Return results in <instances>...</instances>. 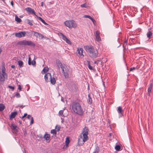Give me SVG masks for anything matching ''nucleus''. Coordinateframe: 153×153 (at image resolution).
I'll use <instances>...</instances> for the list:
<instances>
[{"label": "nucleus", "instance_id": "1", "mask_svg": "<svg viewBox=\"0 0 153 153\" xmlns=\"http://www.w3.org/2000/svg\"><path fill=\"white\" fill-rule=\"evenodd\" d=\"M88 128L86 127H85L82 129L78 139V143L79 146H82L88 139Z\"/></svg>", "mask_w": 153, "mask_h": 153}, {"label": "nucleus", "instance_id": "2", "mask_svg": "<svg viewBox=\"0 0 153 153\" xmlns=\"http://www.w3.org/2000/svg\"><path fill=\"white\" fill-rule=\"evenodd\" d=\"M85 50L88 53L89 56L92 58H96L98 56L99 53L96 48L91 45L84 46Z\"/></svg>", "mask_w": 153, "mask_h": 153}, {"label": "nucleus", "instance_id": "3", "mask_svg": "<svg viewBox=\"0 0 153 153\" xmlns=\"http://www.w3.org/2000/svg\"><path fill=\"white\" fill-rule=\"evenodd\" d=\"M71 107L72 110L74 113L79 115H82L83 114V110L79 103L76 102H73Z\"/></svg>", "mask_w": 153, "mask_h": 153}, {"label": "nucleus", "instance_id": "4", "mask_svg": "<svg viewBox=\"0 0 153 153\" xmlns=\"http://www.w3.org/2000/svg\"><path fill=\"white\" fill-rule=\"evenodd\" d=\"M6 69L4 65L1 66V71H0V82H4L7 78V75L5 72Z\"/></svg>", "mask_w": 153, "mask_h": 153}, {"label": "nucleus", "instance_id": "5", "mask_svg": "<svg viewBox=\"0 0 153 153\" xmlns=\"http://www.w3.org/2000/svg\"><path fill=\"white\" fill-rule=\"evenodd\" d=\"M56 63L57 66L59 68H61L62 69V73L63 74L65 78H67L68 77V70H65V71L64 68L65 67L62 65V62L59 59H57L56 60Z\"/></svg>", "mask_w": 153, "mask_h": 153}, {"label": "nucleus", "instance_id": "6", "mask_svg": "<svg viewBox=\"0 0 153 153\" xmlns=\"http://www.w3.org/2000/svg\"><path fill=\"white\" fill-rule=\"evenodd\" d=\"M65 25L69 28H76L77 27V24L75 21L73 20H67L64 22Z\"/></svg>", "mask_w": 153, "mask_h": 153}, {"label": "nucleus", "instance_id": "7", "mask_svg": "<svg viewBox=\"0 0 153 153\" xmlns=\"http://www.w3.org/2000/svg\"><path fill=\"white\" fill-rule=\"evenodd\" d=\"M17 44L18 45L31 46L33 47H34L35 46V44L33 42L26 40L20 41L18 42Z\"/></svg>", "mask_w": 153, "mask_h": 153}, {"label": "nucleus", "instance_id": "8", "mask_svg": "<svg viewBox=\"0 0 153 153\" xmlns=\"http://www.w3.org/2000/svg\"><path fill=\"white\" fill-rule=\"evenodd\" d=\"M59 36L61 37L63 40L66 42L67 43L70 45L72 44V43L70 40L69 39H68L66 36L62 33H60Z\"/></svg>", "mask_w": 153, "mask_h": 153}, {"label": "nucleus", "instance_id": "9", "mask_svg": "<svg viewBox=\"0 0 153 153\" xmlns=\"http://www.w3.org/2000/svg\"><path fill=\"white\" fill-rule=\"evenodd\" d=\"M26 34L25 31H21L15 33V36L18 38H21L24 37Z\"/></svg>", "mask_w": 153, "mask_h": 153}, {"label": "nucleus", "instance_id": "10", "mask_svg": "<svg viewBox=\"0 0 153 153\" xmlns=\"http://www.w3.org/2000/svg\"><path fill=\"white\" fill-rule=\"evenodd\" d=\"M83 49L82 48H78L76 51V53L78 54V56L79 57L83 58L84 57V56L83 54Z\"/></svg>", "mask_w": 153, "mask_h": 153}, {"label": "nucleus", "instance_id": "11", "mask_svg": "<svg viewBox=\"0 0 153 153\" xmlns=\"http://www.w3.org/2000/svg\"><path fill=\"white\" fill-rule=\"evenodd\" d=\"M100 32L98 30H97L96 31L95 33H94V36L95 37V40L97 42L100 41H101V39L100 36Z\"/></svg>", "mask_w": 153, "mask_h": 153}, {"label": "nucleus", "instance_id": "12", "mask_svg": "<svg viewBox=\"0 0 153 153\" xmlns=\"http://www.w3.org/2000/svg\"><path fill=\"white\" fill-rule=\"evenodd\" d=\"M51 74L49 73H48L45 74L44 79L46 82H49V79L51 77Z\"/></svg>", "mask_w": 153, "mask_h": 153}, {"label": "nucleus", "instance_id": "13", "mask_svg": "<svg viewBox=\"0 0 153 153\" xmlns=\"http://www.w3.org/2000/svg\"><path fill=\"white\" fill-rule=\"evenodd\" d=\"M71 89L72 92H76L78 91V87L77 85L75 84H73L71 85Z\"/></svg>", "mask_w": 153, "mask_h": 153}, {"label": "nucleus", "instance_id": "14", "mask_svg": "<svg viewBox=\"0 0 153 153\" xmlns=\"http://www.w3.org/2000/svg\"><path fill=\"white\" fill-rule=\"evenodd\" d=\"M26 10L29 13H30L33 14L34 15L35 14V12L34 10L33 9L30 7H28L26 8Z\"/></svg>", "mask_w": 153, "mask_h": 153}, {"label": "nucleus", "instance_id": "15", "mask_svg": "<svg viewBox=\"0 0 153 153\" xmlns=\"http://www.w3.org/2000/svg\"><path fill=\"white\" fill-rule=\"evenodd\" d=\"M152 82L149 84V86L148 88V95L149 96H150V94L152 92Z\"/></svg>", "mask_w": 153, "mask_h": 153}, {"label": "nucleus", "instance_id": "16", "mask_svg": "<svg viewBox=\"0 0 153 153\" xmlns=\"http://www.w3.org/2000/svg\"><path fill=\"white\" fill-rule=\"evenodd\" d=\"M17 114V111H15L11 113L10 117V119L12 120L14 118Z\"/></svg>", "mask_w": 153, "mask_h": 153}, {"label": "nucleus", "instance_id": "17", "mask_svg": "<svg viewBox=\"0 0 153 153\" xmlns=\"http://www.w3.org/2000/svg\"><path fill=\"white\" fill-rule=\"evenodd\" d=\"M49 82H50L51 84L53 85L55 84L56 83L55 78L53 77H52L51 76L49 79Z\"/></svg>", "mask_w": 153, "mask_h": 153}, {"label": "nucleus", "instance_id": "18", "mask_svg": "<svg viewBox=\"0 0 153 153\" xmlns=\"http://www.w3.org/2000/svg\"><path fill=\"white\" fill-rule=\"evenodd\" d=\"M117 111L119 114H122V113L123 112V110L121 106L118 107Z\"/></svg>", "mask_w": 153, "mask_h": 153}, {"label": "nucleus", "instance_id": "19", "mask_svg": "<svg viewBox=\"0 0 153 153\" xmlns=\"http://www.w3.org/2000/svg\"><path fill=\"white\" fill-rule=\"evenodd\" d=\"M31 58L30 57H29V58L28 61V64L29 65H30L31 64L32 65H35L36 64V62L35 61L33 60L31 62Z\"/></svg>", "mask_w": 153, "mask_h": 153}, {"label": "nucleus", "instance_id": "20", "mask_svg": "<svg viewBox=\"0 0 153 153\" xmlns=\"http://www.w3.org/2000/svg\"><path fill=\"white\" fill-rule=\"evenodd\" d=\"M11 128L12 130H15V131L16 132L18 131V130L17 129V126L16 125H14L13 124H11Z\"/></svg>", "mask_w": 153, "mask_h": 153}, {"label": "nucleus", "instance_id": "21", "mask_svg": "<svg viewBox=\"0 0 153 153\" xmlns=\"http://www.w3.org/2000/svg\"><path fill=\"white\" fill-rule=\"evenodd\" d=\"M84 17L85 18H88L90 19L93 22V23H94L95 22V20L91 17L90 16L87 15H85L84 16Z\"/></svg>", "mask_w": 153, "mask_h": 153}, {"label": "nucleus", "instance_id": "22", "mask_svg": "<svg viewBox=\"0 0 153 153\" xmlns=\"http://www.w3.org/2000/svg\"><path fill=\"white\" fill-rule=\"evenodd\" d=\"M50 134L46 133L44 136V138L47 141L49 140L50 139Z\"/></svg>", "mask_w": 153, "mask_h": 153}, {"label": "nucleus", "instance_id": "23", "mask_svg": "<svg viewBox=\"0 0 153 153\" xmlns=\"http://www.w3.org/2000/svg\"><path fill=\"white\" fill-rule=\"evenodd\" d=\"M147 37L149 38V39L151 38V36L152 35V31H149L146 34Z\"/></svg>", "mask_w": 153, "mask_h": 153}, {"label": "nucleus", "instance_id": "24", "mask_svg": "<svg viewBox=\"0 0 153 153\" xmlns=\"http://www.w3.org/2000/svg\"><path fill=\"white\" fill-rule=\"evenodd\" d=\"M37 18L39 20L41 21L45 25H48V24L41 17L39 16H37Z\"/></svg>", "mask_w": 153, "mask_h": 153}, {"label": "nucleus", "instance_id": "25", "mask_svg": "<svg viewBox=\"0 0 153 153\" xmlns=\"http://www.w3.org/2000/svg\"><path fill=\"white\" fill-rule=\"evenodd\" d=\"M48 70V67H45L43 69L42 71V73H46L47 71Z\"/></svg>", "mask_w": 153, "mask_h": 153}, {"label": "nucleus", "instance_id": "26", "mask_svg": "<svg viewBox=\"0 0 153 153\" xmlns=\"http://www.w3.org/2000/svg\"><path fill=\"white\" fill-rule=\"evenodd\" d=\"M18 64L20 68H21L23 66V62L21 60H19L18 61Z\"/></svg>", "mask_w": 153, "mask_h": 153}, {"label": "nucleus", "instance_id": "27", "mask_svg": "<svg viewBox=\"0 0 153 153\" xmlns=\"http://www.w3.org/2000/svg\"><path fill=\"white\" fill-rule=\"evenodd\" d=\"M5 106L2 103L0 104V111H3L4 109Z\"/></svg>", "mask_w": 153, "mask_h": 153}, {"label": "nucleus", "instance_id": "28", "mask_svg": "<svg viewBox=\"0 0 153 153\" xmlns=\"http://www.w3.org/2000/svg\"><path fill=\"white\" fill-rule=\"evenodd\" d=\"M87 62L88 63V67L89 69L91 70H93V68L90 65V61H87Z\"/></svg>", "mask_w": 153, "mask_h": 153}, {"label": "nucleus", "instance_id": "29", "mask_svg": "<svg viewBox=\"0 0 153 153\" xmlns=\"http://www.w3.org/2000/svg\"><path fill=\"white\" fill-rule=\"evenodd\" d=\"M15 21L19 23L20 22L22 21L21 19L19 18L17 16H15Z\"/></svg>", "mask_w": 153, "mask_h": 153}, {"label": "nucleus", "instance_id": "30", "mask_svg": "<svg viewBox=\"0 0 153 153\" xmlns=\"http://www.w3.org/2000/svg\"><path fill=\"white\" fill-rule=\"evenodd\" d=\"M88 103L89 104H91L92 103V100L91 98L90 97L89 94L88 95Z\"/></svg>", "mask_w": 153, "mask_h": 153}, {"label": "nucleus", "instance_id": "31", "mask_svg": "<svg viewBox=\"0 0 153 153\" xmlns=\"http://www.w3.org/2000/svg\"><path fill=\"white\" fill-rule=\"evenodd\" d=\"M126 46H127V49L128 48L127 44H125V43H123V50L124 52H125V51L126 49Z\"/></svg>", "mask_w": 153, "mask_h": 153}, {"label": "nucleus", "instance_id": "32", "mask_svg": "<svg viewBox=\"0 0 153 153\" xmlns=\"http://www.w3.org/2000/svg\"><path fill=\"white\" fill-rule=\"evenodd\" d=\"M115 149L116 151H119L120 149V146L119 145H117L115 146Z\"/></svg>", "mask_w": 153, "mask_h": 153}, {"label": "nucleus", "instance_id": "33", "mask_svg": "<svg viewBox=\"0 0 153 153\" xmlns=\"http://www.w3.org/2000/svg\"><path fill=\"white\" fill-rule=\"evenodd\" d=\"M33 32L34 33V35L37 37H38L39 35H40L42 36V34L41 33H39L35 31H34Z\"/></svg>", "mask_w": 153, "mask_h": 153}, {"label": "nucleus", "instance_id": "34", "mask_svg": "<svg viewBox=\"0 0 153 153\" xmlns=\"http://www.w3.org/2000/svg\"><path fill=\"white\" fill-rule=\"evenodd\" d=\"M51 133L56 135V131L54 129L51 130Z\"/></svg>", "mask_w": 153, "mask_h": 153}, {"label": "nucleus", "instance_id": "35", "mask_svg": "<svg viewBox=\"0 0 153 153\" xmlns=\"http://www.w3.org/2000/svg\"><path fill=\"white\" fill-rule=\"evenodd\" d=\"M15 96L17 98H19L20 97V94L18 92L16 93L15 95Z\"/></svg>", "mask_w": 153, "mask_h": 153}, {"label": "nucleus", "instance_id": "36", "mask_svg": "<svg viewBox=\"0 0 153 153\" xmlns=\"http://www.w3.org/2000/svg\"><path fill=\"white\" fill-rule=\"evenodd\" d=\"M63 110H60L59 111V115L61 116H63Z\"/></svg>", "mask_w": 153, "mask_h": 153}, {"label": "nucleus", "instance_id": "37", "mask_svg": "<svg viewBox=\"0 0 153 153\" xmlns=\"http://www.w3.org/2000/svg\"><path fill=\"white\" fill-rule=\"evenodd\" d=\"M27 21L28 22L27 23H28V24L30 26H32L33 25V24L30 21V20L27 19Z\"/></svg>", "mask_w": 153, "mask_h": 153}, {"label": "nucleus", "instance_id": "38", "mask_svg": "<svg viewBox=\"0 0 153 153\" xmlns=\"http://www.w3.org/2000/svg\"><path fill=\"white\" fill-rule=\"evenodd\" d=\"M56 131H59L60 129V126L57 127L56 126Z\"/></svg>", "mask_w": 153, "mask_h": 153}, {"label": "nucleus", "instance_id": "39", "mask_svg": "<svg viewBox=\"0 0 153 153\" xmlns=\"http://www.w3.org/2000/svg\"><path fill=\"white\" fill-rule=\"evenodd\" d=\"M8 88H9L11 89L12 90H13L14 89V87L11 86L9 85L8 86Z\"/></svg>", "mask_w": 153, "mask_h": 153}, {"label": "nucleus", "instance_id": "40", "mask_svg": "<svg viewBox=\"0 0 153 153\" xmlns=\"http://www.w3.org/2000/svg\"><path fill=\"white\" fill-rule=\"evenodd\" d=\"M81 7H86V4L85 3H84L83 4L81 5Z\"/></svg>", "mask_w": 153, "mask_h": 153}, {"label": "nucleus", "instance_id": "41", "mask_svg": "<svg viewBox=\"0 0 153 153\" xmlns=\"http://www.w3.org/2000/svg\"><path fill=\"white\" fill-rule=\"evenodd\" d=\"M127 42H128V39H126V38H125V40L123 42L124 43H125V44H127Z\"/></svg>", "mask_w": 153, "mask_h": 153}, {"label": "nucleus", "instance_id": "42", "mask_svg": "<svg viewBox=\"0 0 153 153\" xmlns=\"http://www.w3.org/2000/svg\"><path fill=\"white\" fill-rule=\"evenodd\" d=\"M33 117H31V121H30V124H32L33 123Z\"/></svg>", "mask_w": 153, "mask_h": 153}, {"label": "nucleus", "instance_id": "43", "mask_svg": "<svg viewBox=\"0 0 153 153\" xmlns=\"http://www.w3.org/2000/svg\"><path fill=\"white\" fill-rule=\"evenodd\" d=\"M135 69V68L134 67H131L130 68V71H132L133 70H134Z\"/></svg>", "mask_w": 153, "mask_h": 153}, {"label": "nucleus", "instance_id": "44", "mask_svg": "<svg viewBox=\"0 0 153 153\" xmlns=\"http://www.w3.org/2000/svg\"><path fill=\"white\" fill-rule=\"evenodd\" d=\"M18 89H19V91H20L21 90H22V88L21 87V86L20 85H18Z\"/></svg>", "mask_w": 153, "mask_h": 153}, {"label": "nucleus", "instance_id": "45", "mask_svg": "<svg viewBox=\"0 0 153 153\" xmlns=\"http://www.w3.org/2000/svg\"><path fill=\"white\" fill-rule=\"evenodd\" d=\"M27 115V113H25L24 114V115L22 117V119L24 117H26Z\"/></svg>", "mask_w": 153, "mask_h": 153}, {"label": "nucleus", "instance_id": "46", "mask_svg": "<svg viewBox=\"0 0 153 153\" xmlns=\"http://www.w3.org/2000/svg\"><path fill=\"white\" fill-rule=\"evenodd\" d=\"M10 4L13 6L14 4L13 1H11Z\"/></svg>", "mask_w": 153, "mask_h": 153}, {"label": "nucleus", "instance_id": "47", "mask_svg": "<svg viewBox=\"0 0 153 153\" xmlns=\"http://www.w3.org/2000/svg\"><path fill=\"white\" fill-rule=\"evenodd\" d=\"M38 36H39V37H40L42 39L44 37V36H43V35L42 34V36H41L40 35H39Z\"/></svg>", "mask_w": 153, "mask_h": 153}, {"label": "nucleus", "instance_id": "48", "mask_svg": "<svg viewBox=\"0 0 153 153\" xmlns=\"http://www.w3.org/2000/svg\"><path fill=\"white\" fill-rule=\"evenodd\" d=\"M27 117L28 119H29L30 117H31V115H28L27 116Z\"/></svg>", "mask_w": 153, "mask_h": 153}, {"label": "nucleus", "instance_id": "49", "mask_svg": "<svg viewBox=\"0 0 153 153\" xmlns=\"http://www.w3.org/2000/svg\"><path fill=\"white\" fill-rule=\"evenodd\" d=\"M25 107V105H21L20 106V107L21 108H23Z\"/></svg>", "mask_w": 153, "mask_h": 153}, {"label": "nucleus", "instance_id": "50", "mask_svg": "<svg viewBox=\"0 0 153 153\" xmlns=\"http://www.w3.org/2000/svg\"><path fill=\"white\" fill-rule=\"evenodd\" d=\"M98 151L97 150H96V151H95L94 152V153H98Z\"/></svg>", "mask_w": 153, "mask_h": 153}, {"label": "nucleus", "instance_id": "51", "mask_svg": "<svg viewBox=\"0 0 153 153\" xmlns=\"http://www.w3.org/2000/svg\"><path fill=\"white\" fill-rule=\"evenodd\" d=\"M11 67L13 68H15V66L14 65H12Z\"/></svg>", "mask_w": 153, "mask_h": 153}, {"label": "nucleus", "instance_id": "52", "mask_svg": "<svg viewBox=\"0 0 153 153\" xmlns=\"http://www.w3.org/2000/svg\"><path fill=\"white\" fill-rule=\"evenodd\" d=\"M19 123H20V124H21V122L20 121H19Z\"/></svg>", "mask_w": 153, "mask_h": 153}, {"label": "nucleus", "instance_id": "53", "mask_svg": "<svg viewBox=\"0 0 153 153\" xmlns=\"http://www.w3.org/2000/svg\"><path fill=\"white\" fill-rule=\"evenodd\" d=\"M69 143V140H68V143Z\"/></svg>", "mask_w": 153, "mask_h": 153}, {"label": "nucleus", "instance_id": "54", "mask_svg": "<svg viewBox=\"0 0 153 153\" xmlns=\"http://www.w3.org/2000/svg\"><path fill=\"white\" fill-rule=\"evenodd\" d=\"M43 2H42L41 3V4H41V5H42V4H43Z\"/></svg>", "mask_w": 153, "mask_h": 153}, {"label": "nucleus", "instance_id": "55", "mask_svg": "<svg viewBox=\"0 0 153 153\" xmlns=\"http://www.w3.org/2000/svg\"><path fill=\"white\" fill-rule=\"evenodd\" d=\"M2 1H4L5 0H1Z\"/></svg>", "mask_w": 153, "mask_h": 153}]
</instances>
